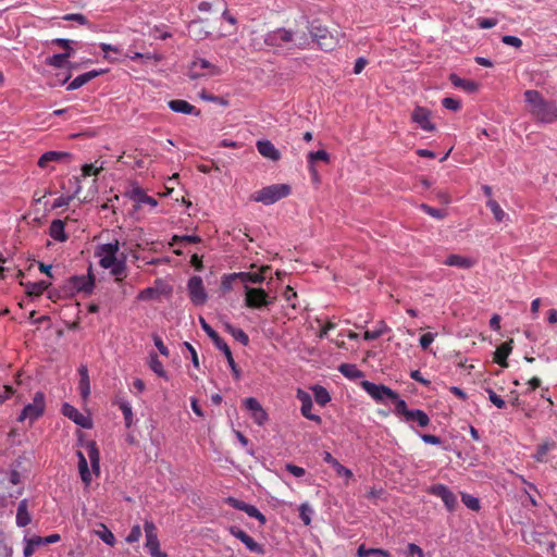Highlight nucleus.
<instances>
[{
  "label": "nucleus",
  "instance_id": "nucleus-1",
  "mask_svg": "<svg viewBox=\"0 0 557 557\" xmlns=\"http://www.w3.org/2000/svg\"><path fill=\"white\" fill-rule=\"evenodd\" d=\"M264 42L274 48L306 49L309 47V37L307 32L299 26L296 28L280 27L269 32L264 37Z\"/></svg>",
  "mask_w": 557,
  "mask_h": 557
},
{
  "label": "nucleus",
  "instance_id": "nucleus-2",
  "mask_svg": "<svg viewBox=\"0 0 557 557\" xmlns=\"http://www.w3.org/2000/svg\"><path fill=\"white\" fill-rule=\"evenodd\" d=\"M524 99L529 104L530 113L541 123H554L557 121V106L547 101L537 90H527Z\"/></svg>",
  "mask_w": 557,
  "mask_h": 557
},
{
  "label": "nucleus",
  "instance_id": "nucleus-3",
  "mask_svg": "<svg viewBox=\"0 0 557 557\" xmlns=\"http://www.w3.org/2000/svg\"><path fill=\"white\" fill-rule=\"evenodd\" d=\"M292 188L287 184H273L256 191L252 199L265 206L275 203L276 201L287 197Z\"/></svg>",
  "mask_w": 557,
  "mask_h": 557
},
{
  "label": "nucleus",
  "instance_id": "nucleus-4",
  "mask_svg": "<svg viewBox=\"0 0 557 557\" xmlns=\"http://www.w3.org/2000/svg\"><path fill=\"white\" fill-rule=\"evenodd\" d=\"M309 37V45L317 42V45L324 50H332L334 48V39L327 28L321 25L318 21L311 22L309 25L302 27Z\"/></svg>",
  "mask_w": 557,
  "mask_h": 557
},
{
  "label": "nucleus",
  "instance_id": "nucleus-5",
  "mask_svg": "<svg viewBox=\"0 0 557 557\" xmlns=\"http://www.w3.org/2000/svg\"><path fill=\"white\" fill-rule=\"evenodd\" d=\"M21 486V474L17 470H11L0 479V502L7 498H18L23 494Z\"/></svg>",
  "mask_w": 557,
  "mask_h": 557
},
{
  "label": "nucleus",
  "instance_id": "nucleus-6",
  "mask_svg": "<svg viewBox=\"0 0 557 557\" xmlns=\"http://www.w3.org/2000/svg\"><path fill=\"white\" fill-rule=\"evenodd\" d=\"M46 409V397L42 392H36L33 401L27 404L20 416L17 417L18 422L29 421L32 425L37 419H39Z\"/></svg>",
  "mask_w": 557,
  "mask_h": 557
},
{
  "label": "nucleus",
  "instance_id": "nucleus-7",
  "mask_svg": "<svg viewBox=\"0 0 557 557\" xmlns=\"http://www.w3.org/2000/svg\"><path fill=\"white\" fill-rule=\"evenodd\" d=\"M200 324H201V327L205 331V333L213 342L214 346L219 350L223 351V354L225 355V357L227 359L228 366L231 367L232 372L234 373V376L236 379H238L239 370L237 369V366L233 358L232 351H231L228 345L226 344V342L206 322V320L203 318H200Z\"/></svg>",
  "mask_w": 557,
  "mask_h": 557
},
{
  "label": "nucleus",
  "instance_id": "nucleus-8",
  "mask_svg": "<svg viewBox=\"0 0 557 557\" xmlns=\"http://www.w3.org/2000/svg\"><path fill=\"white\" fill-rule=\"evenodd\" d=\"M221 74L222 71L219 66L202 58L195 59L190 63L187 72L190 79H197L206 76H218Z\"/></svg>",
  "mask_w": 557,
  "mask_h": 557
},
{
  "label": "nucleus",
  "instance_id": "nucleus-9",
  "mask_svg": "<svg viewBox=\"0 0 557 557\" xmlns=\"http://www.w3.org/2000/svg\"><path fill=\"white\" fill-rule=\"evenodd\" d=\"M274 298L270 297L263 288L249 287L245 285V305L250 309H261L273 304Z\"/></svg>",
  "mask_w": 557,
  "mask_h": 557
},
{
  "label": "nucleus",
  "instance_id": "nucleus-10",
  "mask_svg": "<svg viewBox=\"0 0 557 557\" xmlns=\"http://www.w3.org/2000/svg\"><path fill=\"white\" fill-rule=\"evenodd\" d=\"M120 242L114 239L111 243L99 245L96 248V256L100 258L99 264L103 269H109L114 265L115 261L120 259Z\"/></svg>",
  "mask_w": 557,
  "mask_h": 557
},
{
  "label": "nucleus",
  "instance_id": "nucleus-11",
  "mask_svg": "<svg viewBox=\"0 0 557 557\" xmlns=\"http://www.w3.org/2000/svg\"><path fill=\"white\" fill-rule=\"evenodd\" d=\"M362 388L376 401L384 403L389 399H396L397 393L383 384H374L369 381L360 382Z\"/></svg>",
  "mask_w": 557,
  "mask_h": 557
},
{
  "label": "nucleus",
  "instance_id": "nucleus-12",
  "mask_svg": "<svg viewBox=\"0 0 557 557\" xmlns=\"http://www.w3.org/2000/svg\"><path fill=\"white\" fill-rule=\"evenodd\" d=\"M428 493L440 497L448 511H454L458 505L455 493L444 484H434L429 487Z\"/></svg>",
  "mask_w": 557,
  "mask_h": 557
},
{
  "label": "nucleus",
  "instance_id": "nucleus-13",
  "mask_svg": "<svg viewBox=\"0 0 557 557\" xmlns=\"http://www.w3.org/2000/svg\"><path fill=\"white\" fill-rule=\"evenodd\" d=\"M146 534V547L152 557H165L166 555L160 550L156 524L151 520H146L144 524Z\"/></svg>",
  "mask_w": 557,
  "mask_h": 557
},
{
  "label": "nucleus",
  "instance_id": "nucleus-14",
  "mask_svg": "<svg viewBox=\"0 0 557 557\" xmlns=\"http://www.w3.org/2000/svg\"><path fill=\"white\" fill-rule=\"evenodd\" d=\"M190 300L199 306L203 305L207 300V293L203 287L202 278L200 276H193L187 284Z\"/></svg>",
  "mask_w": 557,
  "mask_h": 557
},
{
  "label": "nucleus",
  "instance_id": "nucleus-15",
  "mask_svg": "<svg viewBox=\"0 0 557 557\" xmlns=\"http://www.w3.org/2000/svg\"><path fill=\"white\" fill-rule=\"evenodd\" d=\"M71 288L76 292H83L85 294H90L95 287V276L91 273V268L88 270V274L85 275H74L69 280Z\"/></svg>",
  "mask_w": 557,
  "mask_h": 557
},
{
  "label": "nucleus",
  "instance_id": "nucleus-16",
  "mask_svg": "<svg viewBox=\"0 0 557 557\" xmlns=\"http://www.w3.org/2000/svg\"><path fill=\"white\" fill-rule=\"evenodd\" d=\"M62 413L82 428L90 429L92 425L88 416L83 414L78 409L70 404H64L62 406Z\"/></svg>",
  "mask_w": 557,
  "mask_h": 557
},
{
  "label": "nucleus",
  "instance_id": "nucleus-17",
  "mask_svg": "<svg viewBox=\"0 0 557 557\" xmlns=\"http://www.w3.org/2000/svg\"><path fill=\"white\" fill-rule=\"evenodd\" d=\"M269 271H271L270 265H262L260 268L259 272L232 273L230 277H238L246 285H247V283L260 284L265 280Z\"/></svg>",
  "mask_w": 557,
  "mask_h": 557
},
{
  "label": "nucleus",
  "instance_id": "nucleus-18",
  "mask_svg": "<svg viewBox=\"0 0 557 557\" xmlns=\"http://www.w3.org/2000/svg\"><path fill=\"white\" fill-rule=\"evenodd\" d=\"M431 112L426 108L417 107L411 115V119L414 123H417L422 129L426 132H432L435 129L434 124L430 120Z\"/></svg>",
  "mask_w": 557,
  "mask_h": 557
},
{
  "label": "nucleus",
  "instance_id": "nucleus-19",
  "mask_svg": "<svg viewBox=\"0 0 557 557\" xmlns=\"http://www.w3.org/2000/svg\"><path fill=\"white\" fill-rule=\"evenodd\" d=\"M230 533L242 541L246 547L253 553L262 554L263 548L260 544H258L249 534H247L244 530L237 528V527H231Z\"/></svg>",
  "mask_w": 557,
  "mask_h": 557
},
{
  "label": "nucleus",
  "instance_id": "nucleus-20",
  "mask_svg": "<svg viewBox=\"0 0 557 557\" xmlns=\"http://www.w3.org/2000/svg\"><path fill=\"white\" fill-rule=\"evenodd\" d=\"M34 506L28 498L22 499L16 509V525L20 528H25L32 522V515L29 512V508Z\"/></svg>",
  "mask_w": 557,
  "mask_h": 557
},
{
  "label": "nucleus",
  "instance_id": "nucleus-21",
  "mask_svg": "<svg viewBox=\"0 0 557 557\" xmlns=\"http://www.w3.org/2000/svg\"><path fill=\"white\" fill-rule=\"evenodd\" d=\"M245 407L251 412V418L258 425H262L267 421L268 414L256 398H246Z\"/></svg>",
  "mask_w": 557,
  "mask_h": 557
},
{
  "label": "nucleus",
  "instance_id": "nucleus-22",
  "mask_svg": "<svg viewBox=\"0 0 557 557\" xmlns=\"http://www.w3.org/2000/svg\"><path fill=\"white\" fill-rule=\"evenodd\" d=\"M129 198L136 203V208H140L144 205H148L151 208L157 207L158 201L153 197L147 195V193L140 187H134L128 193Z\"/></svg>",
  "mask_w": 557,
  "mask_h": 557
},
{
  "label": "nucleus",
  "instance_id": "nucleus-23",
  "mask_svg": "<svg viewBox=\"0 0 557 557\" xmlns=\"http://www.w3.org/2000/svg\"><path fill=\"white\" fill-rule=\"evenodd\" d=\"M258 152L271 161H278L281 152L270 140H258L256 144Z\"/></svg>",
  "mask_w": 557,
  "mask_h": 557
},
{
  "label": "nucleus",
  "instance_id": "nucleus-24",
  "mask_svg": "<svg viewBox=\"0 0 557 557\" xmlns=\"http://www.w3.org/2000/svg\"><path fill=\"white\" fill-rule=\"evenodd\" d=\"M85 447L87 449L88 458L91 466L92 473L96 474V476L100 475V451L95 441H88L85 444Z\"/></svg>",
  "mask_w": 557,
  "mask_h": 557
},
{
  "label": "nucleus",
  "instance_id": "nucleus-25",
  "mask_svg": "<svg viewBox=\"0 0 557 557\" xmlns=\"http://www.w3.org/2000/svg\"><path fill=\"white\" fill-rule=\"evenodd\" d=\"M512 343H513V339H509L496 348V350L494 352V362H496L497 364H499L503 368L508 367L507 358L512 350Z\"/></svg>",
  "mask_w": 557,
  "mask_h": 557
},
{
  "label": "nucleus",
  "instance_id": "nucleus-26",
  "mask_svg": "<svg viewBox=\"0 0 557 557\" xmlns=\"http://www.w3.org/2000/svg\"><path fill=\"white\" fill-rule=\"evenodd\" d=\"M476 261L473 258L465 257L461 255H449L446 260L444 261V264L448 267H456L460 269H470L474 267Z\"/></svg>",
  "mask_w": 557,
  "mask_h": 557
},
{
  "label": "nucleus",
  "instance_id": "nucleus-27",
  "mask_svg": "<svg viewBox=\"0 0 557 557\" xmlns=\"http://www.w3.org/2000/svg\"><path fill=\"white\" fill-rule=\"evenodd\" d=\"M71 158V153L65 151H47L45 152L38 160L39 168H47L50 162H60L63 160H69Z\"/></svg>",
  "mask_w": 557,
  "mask_h": 557
},
{
  "label": "nucleus",
  "instance_id": "nucleus-28",
  "mask_svg": "<svg viewBox=\"0 0 557 557\" xmlns=\"http://www.w3.org/2000/svg\"><path fill=\"white\" fill-rule=\"evenodd\" d=\"M102 73H104V71H102V70L101 71L92 70V71L86 72L84 74H81L77 77H75L67 85L66 89L67 90H76V89L81 88L82 86H84L85 84H87L88 82H90L91 79L101 75Z\"/></svg>",
  "mask_w": 557,
  "mask_h": 557
},
{
  "label": "nucleus",
  "instance_id": "nucleus-29",
  "mask_svg": "<svg viewBox=\"0 0 557 557\" xmlns=\"http://www.w3.org/2000/svg\"><path fill=\"white\" fill-rule=\"evenodd\" d=\"M169 108L178 113L199 115L200 111L186 100L175 99L169 102Z\"/></svg>",
  "mask_w": 557,
  "mask_h": 557
},
{
  "label": "nucleus",
  "instance_id": "nucleus-30",
  "mask_svg": "<svg viewBox=\"0 0 557 557\" xmlns=\"http://www.w3.org/2000/svg\"><path fill=\"white\" fill-rule=\"evenodd\" d=\"M21 285H23L26 289V294L28 296H35L38 297L44 294L45 290L49 288L51 285L50 282L47 281H39V282H21Z\"/></svg>",
  "mask_w": 557,
  "mask_h": 557
},
{
  "label": "nucleus",
  "instance_id": "nucleus-31",
  "mask_svg": "<svg viewBox=\"0 0 557 557\" xmlns=\"http://www.w3.org/2000/svg\"><path fill=\"white\" fill-rule=\"evenodd\" d=\"M449 81L456 88L463 89L465 91L470 94L475 92L479 89L478 83H475L474 81L461 78L456 74H450Z\"/></svg>",
  "mask_w": 557,
  "mask_h": 557
},
{
  "label": "nucleus",
  "instance_id": "nucleus-32",
  "mask_svg": "<svg viewBox=\"0 0 557 557\" xmlns=\"http://www.w3.org/2000/svg\"><path fill=\"white\" fill-rule=\"evenodd\" d=\"M110 273L115 276L116 282H122L126 277V256L124 252L120 253V259L111 265Z\"/></svg>",
  "mask_w": 557,
  "mask_h": 557
},
{
  "label": "nucleus",
  "instance_id": "nucleus-33",
  "mask_svg": "<svg viewBox=\"0 0 557 557\" xmlns=\"http://www.w3.org/2000/svg\"><path fill=\"white\" fill-rule=\"evenodd\" d=\"M49 235L57 242H65L67 235L64 232V222L62 220H53L49 227Z\"/></svg>",
  "mask_w": 557,
  "mask_h": 557
},
{
  "label": "nucleus",
  "instance_id": "nucleus-34",
  "mask_svg": "<svg viewBox=\"0 0 557 557\" xmlns=\"http://www.w3.org/2000/svg\"><path fill=\"white\" fill-rule=\"evenodd\" d=\"M78 372H79V376H81L79 383H78L79 393H81V396L84 399H86L90 394V382H89L88 370L86 367L82 366L78 369Z\"/></svg>",
  "mask_w": 557,
  "mask_h": 557
},
{
  "label": "nucleus",
  "instance_id": "nucleus-35",
  "mask_svg": "<svg viewBox=\"0 0 557 557\" xmlns=\"http://www.w3.org/2000/svg\"><path fill=\"white\" fill-rule=\"evenodd\" d=\"M405 421L406 422H417L420 426L424 428V426L429 425L430 418L424 411H422L420 409H416V410H410V412H407V419Z\"/></svg>",
  "mask_w": 557,
  "mask_h": 557
},
{
  "label": "nucleus",
  "instance_id": "nucleus-36",
  "mask_svg": "<svg viewBox=\"0 0 557 557\" xmlns=\"http://www.w3.org/2000/svg\"><path fill=\"white\" fill-rule=\"evenodd\" d=\"M391 557V553L381 548H366L362 544L358 547L357 557Z\"/></svg>",
  "mask_w": 557,
  "mask_h": 557
},
{
  "label": "nucleus",
  "instance_id": "nucleus-37",
  "mask_svg": "<svg viewBox=\"0 0 557 557\" xmlns=\"http://www.w3.org/2000/svg\"><path fill=\"white\" fill-rule=\"evenodd\" d=\"M24 543L23 555L24 557H30L35 553V549L41 546V536L35 535L33 537H25Z\"/></svg>",
  "mask_w": 557,
  "mask_h": 557
},
{
  "label": "nucleus",
  "instance_id": "nucleus-38",
  "mask_svg": "<svg viewBox=\"0 0 557 557\" xmlns=\"http://www.w3.org/2000/svg\"><path fill=\"white\" fill-rule=\"evenodd\" d=\"M225 330L240 344L245 346L249 344V336L242 329L235 327L234 325L226 323Z\"/></svg>",
  "mask_w": 557,
  "mask_h": 557
},
{
  "label": "nucleus",
  "instance_id": "nucleus-39",
  "mask_svg": "<svg viewBox=\"0 0 557 557\" xmlns=\"http://www.w3.org/2000/svg\"><path fill=\"white\" fill-rule=\"evenodd\" d=\"M309 171L314 172V164L318 161L329 162V153L325 150H318L308 153Z\"/></svg>",
  "mask_w": 557,
  "mask_h": 557
},
{
  "label": "nucleus",
  "instance_id": "nucleus-40",
  "mask_svg": "<svg viewBox=\"0 0 557 557\" xmlns=\"http://www.w3.org/2000/svg\"><path fill=\"white\" fill-rule=\"evenodd\" d=\"M312 392L315 401L321 406H324L331 399L329 392L323 386L314 385Z\"/></svg>",
  "mask_w": 557,
  "mask_h": 557
},
{
  "label": "nucleus",
  "instance_id": "nucleus-41",
  "mask_svg": "<svg viewBox=\"0 0 557 557\" xmlns=\"http://www.w3.org/2000/svg\"><path fill=\"white\" fill-rule=\"evenodd\" d=\"M149 367L158 376L168 379L163 364L156 354L150 355Z\"/></svg>",
  "mask_w": 557,
  "mask_h": 557
},
{
  "label": "nucleus",
  "instance_id": "nucleus-42",
  "mask_svg": "<svg viewBox=\"0 0 557 557\" xmlns=\"http://www.w3.org/2000/svg\"><path fill=\"white\" fill-rule=\"evenodd\" d=\"M323 459L325 462H327L334 468L337 474L348 476V469L342 466L330 453L325 451Z\"/></svg>",
  "mask_w": 557,
  "mask_h": 557
},
{
  "label": "nucleus",
  "instance_id": "nucleus-43",
  "mask_svg": "<svg viewBox=\"0 0 557 557\" xmlns=\"http://www.w3.org/2000/svg\"><path fill=\"white\" fill-rule=\"evenodd\" d=\"M95 533L106 544H108L110 546H114V544H115V536L104 524H101V529L97 530Z\"/></svg>",
  "mask_w": 557,
  "mask_h": 557
},
{
  "label": "nucleus",
  "instance_id": "nucleus-44",
  "mask_svg": "<svg viewBox=\"0 0 557 557\" xmlns=\"http://www.w3.org/2000/svg\"><path fill=\"white\" fill-rule=\"evenodd\" d=\"M486 206L490 208V210L492 211V213L497 222L504 221V219L506 218V213L500 208V206L498 205L497 201H495L494 199H488V201L486 202Z\"/></svg>",
  "mask_w": 557,
  "mask_h": 557
},
{
  "label": "nucleus",
  "instance_id": "nucleus-45",
  "mask_svg": "<svg viewBox=\"0 0 557 557\" xmlns=\"http://www.w3.org/2000/svg\"><path fill=\"white\" fill-rule=\"evenodd\" d=\"M313 512L314 511H313L312 507L309 504L304 503V504L300 505V507H299V517L302 520L305 525H309L311 523V519H312Z\"/></svg>",
  "mask_w": 557,
  "mask_h": 557
},
{
  "label": "nucleus",
  "instance_id": "nucleus-46",
  "mask_svg": "<svg viewBox=\"0 0 557 557\" xmlns=\"http://www.w3.org/2000/svg\"><path fill=\"white\" fill-rule=\"evenodd\" d=\"M119 407L123 412L126 428H131L133 424V411L132 406L126 401H120Z\"/></svg>",
  "mask_w": 557,
  "mask_h": 557
},
{
  "label": "nucleus",
  "instance_id": "nucleus-47",
  "mask_svg": "<svg viewBox=\"0 0 557 557\" xmlns=\"http://www.w3.org/2000/svg\"><path fill=\"white\" fill-rule=\"evenodd\" d=\"M244 512L251 518H256L261 524H264L267 521L265 517L253 505L247 504L244 508Z\"/></svg>",
  "mask_w": 557,
  "mask_h": 557
},
{
  "label": "nucleus",
  "instance_id": "nucleus-48",
  "mask_svg": "<svg viewBox=\"0 0 557 557\" xmlns=\"http://www.w3.org/2000/svg\"><path fill=\"white\" fill-rule=\"evenodd\" d=\"M554 444L544 443L540 445L534 454V459L539 462L546 460L547 453L553 448Z\"/></svg>",
  "mask_w": 557,
  "mask_h": 557
},
{
  "label": "nucleus",
  "instance_id": "nucleus-49",
  "mask_svg": "<svg viewBox=\"0 0 557 557\" xmlns=\"http://www.w3.org/2000/svg\"><path fill=\"white\" fill-rule=\"evenodd\" d=\"M461 500L471 510L476 511L480 509V500L470 494L462 493Z\"/></svg>",
  "mask_w": 557,
  "mask_h": 557
},
{
  "label": "nucleus",
  "instance_id": "nucleus-50",
  "mask_svg": "<svg viewBox=\"0 0 557 557\" xmlns=\"http://www.w3.org/2000/svg\"><path fill=\"white\" fill-rule=\"evenodd\" d=\"M200 242H201V238L197 235H184V236L174 235L172 238L171 245H174L175 243L197 244Z\"/></svg>",
  "mask_w": 557,
  "mask_h": 557
},
{
  "label": "nucleus",
  "instance_id": "nucleus-51",
  "mask_svg": "<svg viewBox=\"0 0 557 557\" xmlns=\"http://www.w3.org/2000/svg\"><path fill=\"white\" fill-rule=\"evenodd\" d=\"M312 407H313L312 400L301 405V413H302L304 417H306L307 419H309L311 421L320 422L321 421L320 416L313 414L311 412Z\"/></svg>",
  "mask_w": 557,
  "mask_h": 557
},
{
  "label": "nucleus",
  "instance_id": "nucleus-52",
  "mask_svg": "<svg viewBox=\"0 0 557 557\" xmlns=\"http://www.w3.org/2000/svg\"><path fill=\"white\" fill-rule=\"evenodd\" d=\"M391 400L396 404L395 412L397 414L403 416L404 419L406 420L407 419V412H410V409L407 408L406 401L403 400V399H399L398 396H397L396 399H391Z\"/></svg>",
  "mask_w": 557,
  "mask_h": 557
},
{
  "label": "nucleus",
  "instance_id": "nucleus-53",
  "mask_svg": "<svg viewBox=\"0 0 557 557\" xmlns=\"http://www.w3.org/2000/svg\"><path fill=\"white\" fill-rule=\"evenodd\" d=\"M65 62H66V60L64 59L62 53L53 54V55H51L50 58L47 59V64L48 65H51V66H54V67H58V69L63 67Z\"/></svg>",
  "mask_w": 557,
  "mask_h": 557
},
{
  "label": "nucleus",
  "instance_id": "nucleus-54",
  "mask_svg": "<svg viewBox=\"0 0 557 557\" xmlns=\"http://www.w3.org/2000/svg\"><path fill=\"white\" fill-rule=\"evenodd\" d=\"M421 209L429 215L436 218V219H444L446 213L441 210L433 207H430L429 205H421Z\"/></svg>",
  "mask_w": 557,
  "mask_h": 557
},
{
  "label": "nucleus",
  "instance_id": "nucleus-55",
  "mask_svg": "<svg viewBox=\"0 0 557 557\" xmlns=\"http://www.w3.org/2000/svg\"><path fill=\"white\" fill-rule=\"evenodd\" d=\"M157 295H158V290L156 288L148 287V288H145L139 292V294L137 295V299L138 300H150V299H153L154 297H157Z\"/></svg>",
  "mask_w": 557,
  "mask_h": 557
},
{
  "label": "nucleus",
  "instance_id": "nucleus-56",
  "mask_svg": "<svg viewBox=\"0 0 557 557\" xmlns=\"http://www.w3.org/2000/svg\"><path fill=\"white\" fill-rule=\"evenodd\" d=\"M442 104L444 108L451 110V111H458L460 109V101L455 98L446 97L442 100Z\"/></svg>",
  "mask_w": 557,
  "mask_h": 557
},
{
  "label": "nucleus",
  "instance_id": "nucleus-57",
  "mask_svg": "<svg viewBox=\"0 0 557 557\" xmlns=\"http://www.w3.org/2000/svg\"><path fill=\"white\" fill-rule=\"evenodd\" d=\"M140 537H141V528H140V525L136 524L131 529V532L126 536V542L135 543V542H138Z\"/></svg>",
  "mask_w": 557,
  "mask_h": 557
},
{
  "label": "nucleus",
  "instance_id": "nucleus-58",
  "mask_svg": "<svg viewBox=\"0 0 557 557\" xmlns=\"http://www.w3.org/2000/svg\"><path fill=\"white\" fill-rule=\"evenodd\" d=\"M488 394V399L493 403L497 408L503 409L506 406V403L498 396L492 388H486Z\"/></svg>",
  "mask_w": 557,
  "mask_h": 557
},
{
  "label": "nucleus",
  "instance_id": "nucleus-59",
  "mask_svg": "<svg viewBox=\"0 0 557 557\" xmlns=\"http://www.w3.org/2000/svg\"><path fill=\"white\" fill-rule=\"evenodd\" d=\"M102 169V166L96 168L94 164H84L82 168L83 176H96L100 173Z\"/></svg>",
  "mask_w": 557,
  "mask_h": 557
},
{
  "label": "nucleus",
  "instance_id": "nucleus-60",
  "mask_svg": "<svg viewBox=\"0 0 557 557\" xmlns=\"http://www.w3.org/2000/svg\"><path fill=\"white\" fill-rule=\"evenodd\" d=\"M63 20L65 21H74L79 23L81 25H87L88 21L85 15L81 13H70L63 16Z\"/></svg>",
  "mask_w": 557,
  "mask_h": 557
},
{
  "label": "nucleus",
  "instance_id": "nucleus-61",
  "mask_svg": "<svg viewBox=\"0 0 557 557\" xmlns=\"http://www.w3.org/2000/svg\"><path fill=\"white\" fill-rule=\"evenodd\" d=\"M74 199V196H60L57 199H54L52 208H62L67 207L70 202Z\"/></svg>",
  "mask_w": 557,
  "mask_h": 557
},
{
  "label": "nucleus",
  "instance_id": "nucleus-62",
  "mask_svg": "<svg viewBox=\"0 0 557 557\" xmlns=\"http://www.w3.org/2000/svg\"><path fill=\"white\" fill-rule=\"evenodd\" d=\"M502 41L505 45L512 46L515 48H520L522 46V40L520 38H518L516 36H511V35L503 36Z\"/></svg>",
  "mask_w": 557,
  "mask_h": 557
},
{
  "label": "nucleus",
  "instance_id": "nucleus-63",
  "mask_svg": "<svg viewBox=\"0 0 557 557\" xmlns=\"http://www.w3.org/2000/svg\"><path fill=\"white\" fill-rule=\"evenodd\" d=\"M153 343H154V346L157 347V349L159 350V352L164 356V357H169V349L166 348V346L164 345L163 341L161 339L160 336L158 335H153Z\"/></svg>",
  "mask_w": 557,
  "mask_h": 557
},
{
  "label": "nucleus",
  "instance_id": "nucleus-64",
  "mask_svg": "<svg viewBox=\"0 0 557 557\" xmlns=\"http://www.w3.org/2000/svg\"><path fill=\"white\" fill-rule=\"evenodd\" d=\"M435 334L425 333L420 337V345L423 349H428L435 339Z\"/></svg>",
  "mask_w": 557,
  "mask_h": 557
}]
</instances>
